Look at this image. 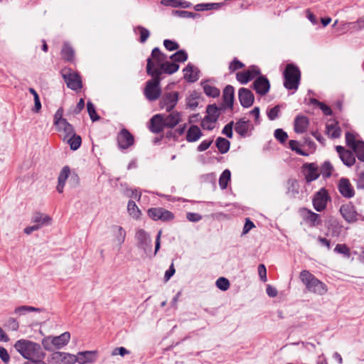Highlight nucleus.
Returning a JSON list of instances; mask_svg holds the SVG:
<instances>
[{"mask_svg":"<svg viewBox=\"0 0 364 364\" xmlns=\"http://www.w3.org/2000/svg\"><path fill=\"white\" fill-rule=\"evenodd\" d=\"M153 63L151 58L147 59L146 73L152 77V79L149 80L146 82V86L144 90V95L145 97L150 102L156 101L159 99L161 95V89L160 82L161 77H160V73L157 70H152Z\"/></svg>","mask_w":364,"mask_h":364,"instance_id":"f257e3e1","label":"nucleus"},{"mask_svg":"<svg viewBox=\"0 0 364 364\" xmlns=\"http://www.w3.org/2000/svg\"><path fill=\"white\" fill-rule=\"evenodd\" d=\"M16 350L26 359L30 361L36 359H43L46 353L42 350L41 346L35 342L21 339L14 345Z\"/></svg>","mask_w":364,"mask_h":364,"instance_id":"f03ea898","label":"nucleus"},{"mask_svg":"<svg viewBox=\"0 0 364 364\" xmlns=\"http://www.w3.org/2000/svg\"><path fill=\"white\" fill-rule=\"evenodd\" d=\"M299 278L307 291L311 293L322 296L328 291L327 286L308 270H302L300 272Z\"/></svg>","mask_w":364,"mask_h":364,"instance_id":"7ed1b4c3","label":"nucleus"},{"mask_svg":"<svg viewBox=\"0 0 364 364\" xmlns=\"http://www.w3.org/2000/svg\"><path fill=\"white\" fill-rule=\"evenodd\" d=\"M301 77L299 69L293 64H287L284 71V86L287 90H296Z\"/></svg>","mask_w":364,"mask_h":364,"instance_id":"20e7f679","label":"nucleus"},{"mask_svg":"<svg viewBox=\"0 0 364 364\" xmlns=\"http://www.w3.org/2000/svg\"><path fill=\"white\" fill-rule=\"evenodd\" d=\"M60 73L68 88L75 91L82 88V83L79 74L68 68H64Z\"/></svg>","mask_w":364,"mask_h":364,"instance_id":"39448f33","label":"nucleus"},{"mask_svg":"<svg viewBox=\"0 0 364 364\" xmlns=\"http://www.w3.org/2000/svg\"><path fill=\"white\" fill-rule=\"evenodd\" d=\"M179 99V93L176 91L165 92L159 100V106L167 112H171L176 106Z\"/></svg>","mask_w":364,"mask_h":364,"instance_id":"423d86ee","label":"nucleus"},{"mask_svg":"<svg viewBox=\"0 0 364 364\" xmlns=\"http://www.w3.org/2000/svg\"><path fill=\"white\" fill-rule=\"evenodd\" d=\"M136 246L147 255L151 250V240L149 235L143 229L138 230L135 234Z\"/></svg>","mask_w":364,"mask_h":364,"instance_id":"0eeeda50","label":"nucleus"},{"mask_svg":"<svg viewBox=\"0 0 364 364\" xmlns=\"http://www.w3.org/2000/svg\"><path fill=\"white\" fill-rule=\"evenodd\" d=\"M259 75L260 70L259 68L252 65L245 71L237 73L236 79L240 84L245 85Z\"/></svg>","mask_w":364,"mask_h":364,"instance_id":"6e6552de","label":"nucleus"},{"mask_svg":"<svg viewBox=\"0 0 364 364\" xmlns=\"http://www.w3.org/2000/svg\"><path fill=\"white\" fill-rule=\"evenodd\" d=\"M117 140L119 148L121 149H127L134 143V136L125 128L119 132Z\"/></svg>","mask_w":364,"mask_h":364,"instance_id":"1a4fd4ad","label":"nucleus"},{"mask_svg":"<svg viewBox=\"0 0 364 364\" xmlns=\"http://www.w3.org/2000/svg\"><path fill=\"white\" fill-rule=\"evenodd\" d=\"M339 210L346 222L351 223L358 220V213L351 203L343 204Z\"/></svg>","mask_w":364,"mask_h":364,"instance_id":"9d476101","label":"nucleus"},{"mask_svg":"<svg viewBox=\"0 0 364 364\" xmlns=\"http://www.w3.org/2000/svg\"><path fill=\"white\" fill-rule=\"evenodd\" d=\"M148 215L154 220H161L169 221L174 217L173 214L163 208H152L149 209Z\"/></svg>","mask_w":364,"mask_h":364,"instance_id":"9b49d317","label":"nucleus"},{"mask_svg":"<svg viewBox=\"0 0 364 364\" xmlns=\"http://www.w3.org/2000/svg\"><path fill=\"white\" fill-rule=\"evenodd\" d=\"M328 198V193L325 189L322 188L316 192L312 201L315 210L318 212L323 210L326 208Z\"/></svg>","mask_w":364,"mask_h":364,"instance_id":"f8f14e48","label":"nucleus"},{"mask_svg":"<svg viewBox=\"0 0 364 364\" xmlns=\"http://www.w3.org/2000/svg\"><path fill=\"white\" fill-rule=\"evenodd\" d=\"M285 194L290 199L299 198L300 193V185L296 178H289L285 183Z\"/></svg>","mask_w":364,"mask_h":364,"instance_id":"ddd939ff","label":"nucleus"},{"mask_svg":"<svg viewBox=\"0 0 364 364\" xmlns=\"http://www.w3.org/2000/svg\"><path fill=\"white\" fill-rule=\"evenodd\" d=\"M165 127L164 114H155L149 121V128L150 131L154 134H159L162 132Z\"/></svg>","mask_w":364,"mask_h":364,"instance_id":"4468645a","label":"nucleus"},{"mask_svg":"<svg viewBox=\"0 0 364 364\" xmlns=\"http://www.w3.org/2000/svg\"><path fill=\"white\" fill-rule=\"evenodd\" d=\"M269 81L264 76H259L253 82V89L259 95H266L269 92Z\"/></svg>","mask_w":364,"mask_h":364,"instance_id":"2eb2a0df","label":"nucleus"},{"mask_svg":"<svg viewBox=\"0 0 364 364\" xmlns=\"http://www.w3.org/2000/svg\"><path fill=\"white\" fill-rule=\"evenodd\" d=\"M238 95L240 104L242 107H250L252 105L255 97L250 90L242 87L239 90Z\"/></svg>","mask_w":364,"mask_h":364,"instance_id":"dca6fc26","label":"nucleus"},{"mask_svg":"<svg viewBox=\"0 0 364 364\" xmlns=\"http://www.w3.org/2000/svg\"><path fill=\"white\" fill-rule=\"evenodd\" d=\"M305 179L307 183L316 180L319 176L318 166L314 164H306L303 166Z\"/></svg>","mask_w":364,"mask_h":364,"instance_id":"f3484780","label":"nucleus"},{"mask_svg":"<svg viewBox=\"0 0 364 364\" xmlns=\"http://www.w3.org/2000/svg\"><path fill=\"white\" fill-rule=\"evenodd\" d=\"M338 190L340 193L345 198H350L354 196V189L347 178H343L339 181Z\"/></svg>","mask_w":364,"mask_h":364,"instance_id":"a211bd4d","label":"nucleus"},{"mask_svg":"<svg viewBox=\"0 0 364 364\" xmlns=\"http://www.w3.org/2000/svg\"><path fill=\"white\" fill-rule=\"evenodd\" d=\"M206 112L207 115L202 122L203 127H205L207 122H215L220 114V110L215 105H208L206 108Z\"/></svg>","mask_w":364,"mask_h":364,"instance_id":"6ab92c4d","label":"nucleus"},{"mask_svg":"<svg viewBox=\"0 0 364 364\" xmlns=\"http://www.w3.org/2000/svg\"><path fill=\"white\" fill-rule=\"evenodd\" d=\"M97 354L95 350L79 352L75 355L76 362L80 364L94 363L97 360Z\"/></svg>","mask_w":364,"mask_h":364,"instance_id":"aec40b11","label":"nucleus"},{"mask_svg":"<svg viewBox=\"0 0 364 364\" xmlns=\"http://www.w3.org/2000/svg\"><path fill=\"white\" fill-rule=\"evenodd\" d=\"M182 114L178 111L170 112V114H164V124L166 127L174 128L181 121Z\"/></svg>","mask_w":364,"mask_h":364,"instance_id":"412c9836","label":"nucleus"},{"mask_svg":"<svg viewBox=\"0 0 364 364\" xmlns=\"http://www.w3.org/2000/svg\"><path fill=\"white\" fill-rule=\"evenodd\" d=\"M179 69V65L177 63L173 62H169L167 60L161 65V68H154V65H152V70H157L160 73V76L163 73L171 75L178 71Z\"/></svg>","mask_w":364,"mask_h":364,"instance_id":"4be33fe9","label":"nucleus"},{"mask_svg":"<svg viewBox=\"0 0 364 364\" xmlns=\"http://www.w3.org/2000/svg\"><path fill=\"white\" fill-rule=\"evenodd\" d=\"M112 230L113 235V242H114L117 246L121 247V246L125 241L127 235L126 231L122 227L119 225L112 226Z\"/></svg>","mask_w":364,"mask_h":364,"instance_id":"5701e85b","label":"nucleus"},{"mask_svg":"<svg viewBox=\"0 0 364 364\" xmlns=\"http://www.w3.org/2000/svg\"><path fill=\"white\" fill-rule=\"evenodd\" d=\"M168 56L161 53L159 48H154L151 54V57L149 58L151 59L152 63H154V68H161V65L167 60Z\"/></svg>","mask_w":364,"mask_h":364,"instance_id":"b1692460","label":"nucleus"},{"mask_svg":"<svg viewBox=\"0 0 364 364\" xmlns=\"http://www.w3.org/2000/svg\"><path fill=\"white\" fill-rule=\"evenodd\" d=\"M53 358L57 362H59V364H74L76 363L75 355L64 352L54 353Z\"/></svg>","mask_w":364,"mask_h":364,"instance_id":"393cba45","label":"nucleus"},{"mask_svg":"<svg viewBox=\"0 0 364 364\" xmlns=\"http://www.w3.org/2000/svg\"><path fill=\"white\" fill-rule=\"evenodd\" d=\"M309 124L307 117L298 115L294 119V131L296 133H304L306 131Z\"/></svg>","mask_w":364,"mask_h":364,"instance_id":"a878e982","label":"nucleus"},{"mask_svg":"<svg viewBox=\"0 0 364 364\" xmlns=\"http://www.w3.org/2000/svg\"><path fill=\"white\" fill-rule=\"evenodd\" d=\"M70 339V333L69 332H64L58 336H52L53 344H54L55 349H60L66 346Z\"/></svg>","mask_w":364,"mask_h":364,"instance_id":"bb28decb","label":"nucleus"},{"mask_svg":"<svg viewBox=\"0 0 364 364\" xmlns=\"http://www.w3.org/2000/svg\"><path fill=\"white\" fill-rule=\"evenodd\" d=\"M202 135V132L197 125H191L187 131L186 139L188 142H195L197 141Z\"/></svg>","mask_w":364,"mask_h":364,"instance_id":"cd10ccee","label":"nucleus"},{"mask_svg":"<svg viewBox=\"0 0 364 364\" xmlns=\"http://www.w3.org/2000/svg\"><path fill=\"white\" fill-rule=\"evenodd\" d=\"M183 72L184 78L190 82H194L199 78L198 71L191 63L187 65V66L183 69Z\"/></svg>","mask_w":364,"mask_h":364,"instance_id":"c85d7f7f","label":"nucleus"},{"mask_svg":"<svg viewBox=\"0 0 364 364\" xmlns=\"http://www.w3.org/2000/svg\"><path fill=\"white\" fill-rule=\"evenodd\" d=\"M31 222L35 223L36 225H39V228H41L42 227L50 223L51 218L46 214L36 213L32 216Z\"/></svg>","mask_w":364,"mask_h":364,"instance_id":"c756f323","label":"nucleus"},{"mask_svg":"<svg viewBox=\"0 0 364 364\" xmlns=\"http://www.w3.org/2000/svg\"><path fill=\"white\" fill-rule=\"evenodd\" d=\"M223 102L230 108L232 107L234 101V87L232 85H227L223 94Z\"/></svg>","mask_w":364,"mask_h":364,"instance_id":"7c9ffc66","label":"nucleus"},{"mask_svg":"<svg viewBox=\"0 0 364 364\" xmlns=\"http://www.w3.org/2000/svg\"><path fill=\"white\" fill-rule=\"evenodd\" d=\"M303 210L306 213L305 220L309 222L311 227L318 226L321 224V220L318 214L307 208H304Z\"/></svg>","mask_w":364,"mask_h":364,"instance_id":"2f4dec72","label":"nucleus"},{"mask_svg":"<svg viewBox=\"0 0 364 364\" xmlns=\"http://www.w3.org/2000/svg\"><path fill=\"white\" fill-rule=\"evenodd\" d=\"M248 122V120H245L244 119H241L236 122L235 126V130L241 136H246L249 129Z\"/></svg>","mask_w":364,"mask_h":364,"instance_id":"473e14b6","label":"nucleus"},{"mask_svg":"<svg viewBox=\"0 0 364 364\" xmlns=\"http://www.w3.org/2000/svg\"><path fill=\"white\" fill-rule=\"evenodd\" d=\"M215 145L220 153L225 154L230 149V143L228 139L220 136L216 139Z\"/></svg>","mask_w":364,"mask_h":364,"instance_id":"72a5a7b5","label":"nucleus"},{"mask_svg":"<svg viewBox=\"0 0 364 364\" xmlns=\"http://www.w3.org/2000/svg\"><path fill=\"white\" fill-rule=\"evenodd\" d=\"M340 159L346 166L349 167L352 166L355 162L353 153L349 150L342 153Z\"/></svg>","mask_w":364,"mask_h":364,"instance_id":"f704fd0d","label":"nucleus"},{"mask_svg":"<svg viewBox=\"0 0 364 364\" xmlns=\"http://www.w3.org/2000/svg\"><path fill=\"white\" fill-rule=\"evenodd\" d=\"M57 129L59 131H63V132L65 134V137L68 138L73 134H75L73 127L68 122L67 120H63L62 124L57 126Z\"/></svg>","mask_w":364,"mask_h":364,"instance_id":"c9c22d12","label":"nucleus"},{"mask_svg":"<svg viewBox=\"0 0 364 364\" xmlns=\"http://www.w3.org/2000/svg\"><path fill=\"white\" fill-rule=\"evenodd\" d=\"M68 144L72 150L75 151L79 149L82 144V139L80 136L76 134H73L67 139Z\"/></svg>","mask_w":364,"mask_h":364,"instance_id":"e433bc0d","label":"nucleus"},{"mask_svg":"<svg viewBox=\"0 0 364 364\" xmlns=\"http://www.w3.org/2000/svg\"><path fill=\"white\" fill-rule=\"evenodd\" d=\"M127 211L129 214L134 219L139 218L141 215V211L138 206L133 200H129L127 204Z\"/></svg>","mask_w":364,"mask_h":364,"instance_id":"4c0bfd02","label":"nucleus"},{"mask_svg":"<svg viewBox=\"0 0 364 364\" xmlns=\"http://www.w3.org/2000/svg\"><path fill=\"white\" fill-rule=\"evenodd\" d=\"M165 5L172 7L189 8L191 6L190 2L183 0H164L162 1Z\"/></svg>","mask_w":364,"mask_h":364,"instance_id":"58836bf2","label":"nucleus"},{"mask_svg":"<svg viewBox=\"0 0 364 364\" xmlns=\"http://www.w3.org/2000/svg\"><path fill=\"white\" fill-rule=\"evenodd\" d=\"M62 58L67 61H72L74 58V50L67 43H65L61 50Z\"/></svg>","mask_w":364,"mask_h":364,"instance_id":"ea45409f","label":"nucleus"},{"mask_svg":"<svg viewBox=\"0 0 364 364\" xmlns=\"http://www.w3.org/2000/svg\"><path fill=\"white\" fill-rule=\"evenodd\" d=\"M341 130L336 124H326V134L332 139L338 138Z\"/></svg>","mask_w":364,"mask_h":364,"instance_id":"a19ab883","label":"nucleus"},{"mask_svg":"<svg viewBox=\"0 0 364 364\" xmlns=\"http://www.w3.org/2000/svg\"><path fill=\"white\" fill-rule=\"evenodd\" d=\"M170 59L175 63H183L188 59V55L185 50H181L171 55Z\"/></svg>","mask_w":364,"mask_h":364,"instance_id":"79ce46f5","label":"nucleus"},{"mask_svg":"<svg viewBox=\"0 0 364 364\" xmlns=\"http://www.w3.org/2000/svg\"><path fill=\"white\" fill-rule=\"evenodd\" d=\"M203 91L206 95L212 97H217L220 95V91L216 87L210 85L208 84H203Z\"/></svg>","mask_w":364,"mask_h":364,"instance_id":"37998d69","label":"nucleus"},{"mask_svg":"<svg viewBox=\"0 0 364 364\" xmlns=\"http://www.w3.org/2000/svg\"><path fill=\"white\" fill-rule=\"evenodd\" d=\"M230 171L228 169L223 171L219 178V185L222 189H225L228 181L230 180Z\"/></svg>","mask_w":364,"mask_h":364,"instance_id":"c03bdc74","label":"nucleus"},{"mask_svg":"<svg viewBox=\"0 0 364 364\" xmlns=\"http://www.w3.org/2000/svg\"><path fill=\"white\" fill-rule=\"evenodd\" d=\"M352 149L356 154L357 158L364 162V141H358Z\"/></svg>","mask_w":364,"mask_h":364,"instance_id":"a18cd8bd","label":"nucleus"},{"mask_svg":"<svg viewBox=\"0 0 364 364\" xmlns=\"http://www.w3.org/2000/svg\"><path fill=\"white\" fill-rule=\"evenodd\" d=\"M173 16L183 18H196L198 16V14L187 11L183 10H174L172 11Z\"/></svg>","mask_w":364,"mask_h":364,"instance_id":"49530a36","label":"nucleus"},{"mask_svg":"<svg viewBox=\"0 0 364 364\" xmlns=\"http://www.w3.org/2000/svg\"><path fill=\"white\" fill-rule=\"evenodd\" d=\"M43 309H39V308H36V307H33V306H18L17 307L16 309H15V313L16 314H24L25 312H33V311H35V312H41L42 311Z\"/></svg>","mask_w":364,"mask_h":364,"instance_id":"de8ad7c7","label":"nucleus"},{"mask_svg":"<svg viewBox=\"0 0 364 364\" xmlns=\"http://www.w3.org/2000/svg\"><path fill=\"white\" fill-rule=\"evenodd\" d=\"M333 166L329 161H325L321 166V173L324 178H328L331 176Z\"/></svg>","mask_w":364,"mask_h":364,"instance_id":"09e8293b","label":"nucleus"},{"mask_svg":"<svg viewBox=\"0 0 364 364\" xmlns=\"http://www.w3.org/2000/svg\"><path fill=\"white\" fill-rule=\"evenodd\" d=\"M87 109L90 119L92 122L97 121L100 119L99 115L97 114L95 107L91 102H87Z\"/></svg>","mask_w":364,"mask_h":364,"instance_id":"8fccbe9b","label":"nucleus"},{"mask_svg":"<svg viewBox=\"0 0 364 364\" xmlns=\"http://www.w3.org/2000/svg\"><path fill=\"white\" fill-rule=\"evenodd\" d=\"M136 29H137L139 31V34H140L139 41L141 43H145L150 36L149 31L147 28H146L141 26H137Z\"/></svg>","mask_w":364,"mask_h":364,"instance_id":"3c124183","label":"nucleus"},{"mask_svg":"<svg viewBox=\"0 0 364 364\" xmlns=\"http://www.w3.org/2000/svg\"><path fill=\"white\" fill-rule=\"evenodd\" d=\"M216 287L223 291H226L230 287L229 280L225 277H220L216 281Z\"/></svg>","mask_w":364,"mask_h":364,"instance_id":"603ef678","label":"nucleus"},{"mask_svg":"<svg viewBox=\"0 0 364 364\" xmlns=\"http://www.w3.org/2000/svg\"><path fill=\"white\" fill-rule=\"evenodd\" d=\"M334 251L337 253L342 254L347 257H349L350 255V250L345 244H338L336 246Z\"/></svg>","mask_w":364,"mask_h":364,"instance_id":"864d4df0","label":"nucleus"},{"mask_svg":"<svg viewBox=\"0 0 364 364\" xmlns=\"http://www.w3.org/2000/svg\"><path fill=\"white\" fill-rule=\"evenodd\" d=\"M42 345L43 348L49 351H52L55 349L54 344H53L52 336L45 337L42 340Z\"/></svg>","mask_w":364,"mask_h":364,"instance_id":"5fc2aeb1","label":"nucleus"},{"mask_svg":"<svg viewBox=\"0 0 364 364\" xmlns=\"http://www.w3.org/2000/svg\"><path fill=\"white\" fill-rule=\"evenodd\" d=\"M274 137L281 143H284L288 138L287 133L282 129H277L274 131Z\"/></svg>","mask_w":364,"mask_h":364,"instance_id":"6e6d98bb","label":"nucleus"},{"mask_svg":"<svg viewBox=\"0 0 364 364\" xmlns=\"http://www.w3.org/2000/svg\"><path fill=\"white\" fill-rule=\"evenodd\" d=\"M245 67V64L238 60L236 58L230 63L229 70L230 73H233L237 70L241 69Z\"/></svg>","mask_w":364,"mask_h":364,"instance_id":"4d7b16f0","label":"nucleus"},{"mask_svg":"<svg viewBox=\"0 0 364 364\" xmlns=\"http://www.w3.org/2000/svg\"><path fill=\"white\" fill-rule=\"evenodd\" d=\"M280 112V106L276 105L267 111V117L270 120H274L279 116Z\"/></svg>","mask_w":364,"mask_h":364,"instance_id":"13d9d810","label":"nucleus"},{"mask_svg":"<svg viewBox=\"0 0 364 364\" xmlns=\"http://www.w3.org/2000/svg\"><path fill=\"white\" fill-rule=\"evenodd\" d=\"M164 46L166 49L169 51L177 50L179 48V45L177 42L169 39H166L164 41Z\"/></svg>","mask_w":364,"mask_h":364,"instance_id":"bf43d9fd","label":"nucleus"},{"mask_svg":"<svg viewBox=\"0 0 364 364\" xmlns=\"http://www.w3.org/2000/svg\"><path fill=\"white\" fill-rule=\"evenodd\" d=\"M217 7L216 4H199L195 6L194 9L197 11L211 10Z\"/></svg>","mask_w":364,"mask_h":364,"instance_id":"052dcab7","label":"nucleus"},{"mask_svg":"<svg viewBox=\"0 0 364 364\" xmlns=\"http://www.w3.org/2000/svg\"><path fill=\"white\" fill-rule=\"evenodd\" d=\"M63 109L62 107L58 108L54 115V124L57 127L59 124H62L63 120H66L63 118Z\"/></svg>","mask_w":364,"mask_h":364,"instance_id":"680f3d73","label":"nucleus"},{"mask_svg":"<svg viewBox=\"0 0 364 364\" xmlns=\"http://www.w3.org/2000/svg\"><path fill=\"white\" fill-rule=\"evenodd\" d=\"M5 326L11 331H16L18 329L19 324L18 322L15 318H10L6 321Z\"/></svg>","mask_w":364,"mask_h":364,"instance_id":"e2e57ef3","label":"nucleus"},{"mask_svg":"<svg viewBox=\"0 0 364 364\" xmlns=\"http://www.w3.org/2000/svg\"><path fill=\"white\" fill-rule=\"evenodd\" d=\"M346 144L348 146L352 149L354 147V145H356L359 141H356L355 137L353 134L350 132L346 133Z\"/></svg>","mask_w":364,"mask_h":364,"instance_id":"0e129e2a","label":"nucleus"},{"mask_svg":"<svg viewBox=\"0 0 364 364\" xmlns=\"http://www.w3.org/2000/svg\"><path fill=\"white\" fill-rule=\"evenodd\" d=\"M70 174V168L68 166H64L58 176V181L60 183H65Z\"/></svg>","mask_w":364,"mask_h":364,"instance_id":"69168bd1","label":"nucleus"},{"mask_svg":"<svg viewBox=\"0 0 364 364\" xmlns=\"http://www.w3.org/2000/svg\"><path fill=\"white\" fill-rule=\"evenodd\" d=\"M289 148L292 151H295L296 154L301 155V156H307V154L304 152L301 149L298 147L299 143L297 141L295 140H290L289 142Z\"/></svg>","mask_w":364,"mask_h":364,"instance_id":"338daca9","label":"nucleus"},{"mask_svg":"<svg viewBox=\"0 0 364 364\" xmlns=\"http://www.w3.org/2000/svg\"><path fill=\"white\" fill-rule=\"evenodd\" d=\"M355 31H360L364 28V16L359 18L356 21L350 23Z\"/></svg>","mask_w":364,"mask_h":364,"instance_id":"774afa93","label":"nucleus"}]
</instances>
